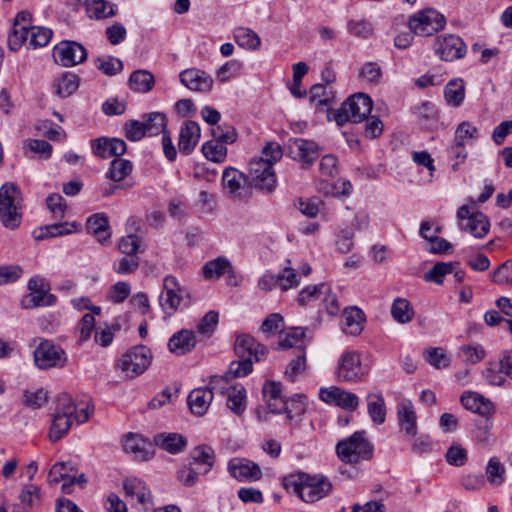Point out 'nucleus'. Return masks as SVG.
Returning <instances> with one entry per match:
<instances>
[{"instance_id":"nucleus-54","label":"nucleus","mask_w":512,"mask_h":512,"mask_svg":"<svg viewBox=\"0 0 512 512\" xmlns=\"http://www.w3.org/2000/svg\"><path fill=\"white\" fill-rule=\"evenodd\" d=\"M218 320L219 315L216 311L207 312L196 326L197 332L204 337H210L217 327Z\"/></svg>"},{"instance_id":"nucleus-10","label":"nucleus","mask_w":512,"mask_h":512,"mask_svg":"<svg viewBox=\"0 0 512 512\" xmlns=\"http://www.w3.org/2000/svg\"><path fill=\"white\" fill-rule=\"evenodd\" d=\"M34 362L42 370L62 368L67 362V356L59 345L43 340L34 351Z\"/></svg>"},{"instance_id":"nucleus-27","label":"nucleus","mask_w":512,"mask_h":512,"mask_svg":"<svg viewBox=\"0 0 512 512\" xmlns=\"http://www.w3.org/2000/svg\"><path fill=\"white\" fill-rule=\"evenodd\" d=\"M343 317L345 333L357 336L362 332L364 328V323L366 321V317L364 312L360 308L349 307L344 309Z\"/></svg>"},{"instance_id":"nucleus-59","label":"nucleus","mask_w":512,"mask_h":512,"mask_svg":"<svg viewBox=\"0 0 512 512\" xmlns=\"http://www.w3.org/2000/svg\"><path fill=\"white\" fill-rule=\"evenodd\" d=\"M96 67L104 74L113 76L122 71L123 63L120 59L117 58H98L96 61Z\"/></svg>"},{"instance_id":"nucleus-20","label":"nucleus","mask_w":512,"mask_h":512,"mask_svg":"<svg viewBox=\"0 0 512 512\" xmlns=\"http://www.w3.org/2000/svg\"><path fill=\"white\" fill-rule=\"evenodd\" d=\"M397 419L400 432L405 437H415L418 431L417 414L410 400H403L397 407Z\"/></svg>"},{"instance_id":"nucleus-35","label":"nucleus","mask_w":512,"mask_h":512,"mask_svg":"<svg viewBox=\"0 0 512 512\" xmlns=\"http://www.w3.org/2000/svg\"><path fill=\"white\" fill-rule=\"evenodd\" d=\"M234 39L236 43L249 50H257L260 48V37L251 29L239 27L234 30Z\"/></svg>"},{"instance_id":"nucleus-49","label":"nucleus","mask_w":512,"mask_h":512,"mask_svg":"<svg viewBox=\"0 0 512 512\" xmlns=\"http://www.w3.org/2000/svg\"><path fill=\"white\" fill-rule=\"evenodd\" d=\"M53 32L51 29L42 26H33L30 29L29 46L32 48L46 46L51 38Z\"/></svg>"},{"instance_id":"nucleus-56","label":"nucleus","mask_w":512,"mask_h":512,"mask_svg":"<svg viewBox=\"0 0 512 512\" xmlns=\"http://www.w3.org/2000/svg\"><path fill=\"white\" fill-rule=\"evenodd\" d=\"M299 351L300 353L295 359L290 361L285 370V375L291 382H294L296 377L306 369L305 352L304 350Z\"/></svg>"},{"instance_id":"nucleus-37","label":"nucleus","mask_w":512,"mask_h":512,"mask_svg":"<svg viewBox=\"0 0 512 512\" xmlns=\"http://www.w3.org/2000/svg\"><path fill=\"white\" fill-rule=\"evenodd\" d=\"M147 445L148 443L144 438H142L138 434L129 433L123 442L124 450L128 453L134 454L136 457L140 459H146L148 452H147Z\"/></svg>"},{"instance_id":"nucleus-13","label":"nucleus","mask_w":512,"mask_h":512,"mask_svg":"<svg viewBox=\"0 0 512 512\" xmlns=\"http://www.w3.org/2000/svg\"><path fill=\"white\" fill-rule=\"evenodd\" d=\"M185 298H189L186 289L180 286L174 276H166L163 280V291L159 298V303L163 311L168 315L173 314L180 308Z\"/></svg>"},{"instance_id":"nucleus-38","label":"nucleus","mask_w":512,"mask_h":512,"mask_svg":"<svg viewBox=\"0 0 512 512\" xmlns=\"http://www.w3.org/2000/svg\"><path fill=\"white\" fill-rule=\"evenodd\" d=\"M144 118L145 120L142 123H144L146 135L154 136L160 133L164 134V132H167L165 130L167 117L164 113L152 112L146 115Z\"/></svg>"},{"instance_id":"nucleus-7","label":"nucleus","mask_w":512,"mask_h":512,"mask_svg":"<svg viewBox=\"0 0 512 512\" xmlns=\"http://www.w3.org/2000/svg\"><path fill=\"white\" fill-rule=\"evenodd\" d=\"M75 412L76 405L70 396L61 395L57 398V407L52 414L48 435L50 441L57 442L69 432L74 422Z\"/></svg>"},{"instance_id":"nucleus-48","label":"nucleus","mask_w":512,"mask_h":512,"mask_svg":"<svg viewBox=\"0 0 512 512\" xmlns=\"http://www.w3.org/2000/svg\"><path fill=\"white\" fill-rule=\"evenodd\" d=\"M487 480L495 486H499L505 479V467L498 458L492 457L486 467Z\"/></svg>"},{"instance_id":"nucleus-43","label":"nucleus","mask_w":512,"mask_h":512,"mask_svg":"<svg viewBox=\"0 0 512 512\" xmlns=\"http://www.w3.org/2000/svg\"><path fill=\"white\" fill-rule=\"evenodd\" d=\"M192 464L204 465V473H207L214 464V451L207 445H200L193 449L191 452Z\"/></svg>"},{"instance_id":"nucleus-46","label":"nucleus","mask_w":512,"mask_h":512,"mask_svg":"<svg viewBox=\"0 0 512 512\" xmlns=\"http://www.w3.org/2000/svg\"><path fill=\"white\" fill-rule=\"evenodd\" d=\"M86 12L89 18L101 20L114 16L116 9L112 3L103 0L101 2H92L89 8H86Z\"/></svg>"},{"instance_id":"nucleus-39","label":"nucleus","mask_w":512,"mask_h":512,"mask_svg":"<svg viewBox=\"0 0 512 512\" xmlns=\"http://www.w3.org/2000/svg\"><path fill=\"white\" fill-rule=\"evenodd\" d=\"M304 399L305 397L302 395L286 399L284 407H282V413H286V419L290 424L305 413L306 405Z\"/></svg>"},{"instance_id":"nucleus-6","label":"nucleus","mask_w":512,"mask_h":512,"mask_svg":"<svg viewBox=\"0 0 512 512\" xmlns=\"http://www.w3.org/2000/svg\"><path fill=\"white\" fill-rule=\"evenodd\" d=\"M372 107V99L367 94L356 93L333 112V118L339 126L348 121L360 123L368 117Z\"/></svg>"},{"instance_id":"nucleus-2","label":"nucleus","mask_w":512,"mask_h":512,"mask_svg":"<svg viewBox=\"0 0 512 512\" xmlns=\"http://www.w3.org/2000/svg\"><path fill=\"white\" fill-rule=\"evenodd\" d=\"M284 487L309 504L325 498L333 489V485L327 477L319 474L309 475L304 472L286 477Z\"/></svg>"},{"instance_id":"nucleus-53","label":"nucleus","mask_w":512,"mask_h":512,"mask_svg":"<svg viewBox=\"0 0 512 512\" xmlns=\"http://www.w3.org/2000/svg\"><path fill=\"white\" fill-rule=\"evenodd\" d=\"M347 30L351 35L364 39L371 37L374 33L372 24L366 19L349 20L347 22Z\"/></svg>"},{"instance_id":"nucleus-31","label":"nucleus","mask_w":512,"mask_h":512,"mask_svg":"<svg viewBox=\"0 0 512 512\" xmlns=\"http://www.w3.org/2000/svg\"><path fill=\"white\" fill-rule=\"evenodd\" d=\"M367 409L372 421L377 424H383L386 419L385 401L380 393L367 395Z\"/></svg>"},{"instance_id":"nucleus-42","label":"nucleus","mask_w":512,"mask_h":512,"mask_svg":"<svg viewBox=\"0 0 512 512\" xmlns=\"http://www.w3.org/2000/svg\"><path fill=\"white\" fill-rule=\"evenodd\" d=\"M202 153L206 159L222 163L227 157V147L222 142L207 141L202 145Z\"/></svg>"},{"instance_id":"nucleus-8","label":"nucleus","mask_w":512,"mask_h":512,"mask_svg":"<svg viewBox=\"0 0 512 512\" xmlns=\"http://www.w3.org/2000/svg\"><path fill=\"white\" fill-rule=\"evenodd\" d=\"M370 372L357 351H345L338 359L335 375L341 382H361Z\"/></svg>"},{"instance_id":"nucleus-12","label":"nucleus","mask_w":512,"mask_h":512,"mask_svg":"<svg viewBox=\"0 0 512 512\" xmlns=\"http://www.w3.org/2000/svg\"><path fill=\"white\" fill-rule=\"evenodd\" d=\"M460 228L475 238H483L490 229V222L482 212L475 211L468 205H462L457 211Z\"/></svg>"},{"instance_id":"nucleus-18","label":"nucleus","mask_w":512,"mask_h":512,"mask_svg":"<svg viewBox=\"0 0 512 512\" xmlns=\"http://www.w3.org/2000/svg\"><path fill=\"white\" fill-rule=\"evenodd\" d=\"M230 475L240 482L257 481L262 477L259 465L246 458H233L228 463Z\"/></svg>"},{"instance_id":"nucleus-45","label":"nucleus","mask_w":512,"mask_h":512,"mask_svg":"<svg viewBox=\"0 0 512 512\" xmlns=\"http://www.w3.org/2000/svg\"><path fill=\"white\" fill-rule=\"evenodd\" d=\"M457 262H438L424 276L427 282L442 284L444 277L452 274Z\"/></svg>"},{"instance_id":"nucleus-14","label":"nucleus","mask_w":512,"mask_h":512,"mask_svg":"<svg viewBox=\"0 0 512 512\" xmlns=\"http://www.w3.org/2000/svg\"><path fill=\"white\" fill-rule=\"evenodd\" d=\"M445 17L434 9H426L409 20V28L420 36H430L445 26Z\"/></svg>"},{"instance_id":"nucleus-5","label":"nucleus","mask_w":512,"mask_h":512,"mask_svg":"<svg viewBox=\"0 0 512 512\" xmlns=\"http://www.w3.org/2000/svg\"><path fill=\"white\" fill-rule=\"evenodd\" d=\"M373 444L366 437L365 431H356L351 436L336 444L338 458L346 464H358L373 457Z\"/></svg>"},{"instance_id":"nucleus-30","label":"nucleus","mask_w":512,"mask_h":512,"mask_svg":"<svg viewBox=\"0 0 512 512\" xmlns=\"http://www.w3.org/2000/svg\"><path fill=\"white\" fill-rule=\"evenodd\" d=\"M226 406L236 415H242L246 409V390L242 385L228 389Z\"/></svg>"},{"instance_id":"nucleus-23","label":"nucleus","mask_w":512,"mask_h":512,"mask_svg":"<svg viewBox=\"0 0 512 512\" xmlns=\"http://www.w3.org/2000/svg\"><path fill=\"white\" fill-rule=\"evenodd\" d=\"M196 343L195 332L182 329L171 336L168 341V349L171 353L182 356L191 352L196 346Z\"/></svg>"},{"instance_id":"nucleus-4","label":"nucleus","mask_w":512,"mask_h":512,"mask_svg":"<svg viewBox=\"0 0 512 512\" xmlns=\"http://www.w3.org/2000/svg\"><path fill=\"white\" fill-rule=\"evenodd\" d=\"M23 217V195L18 185L7 182L0 188V222L10 230L17 229Z\"/></svg>"},{"instance_id":"nucleus-57","label":"nucleus","mask_w":512,"mask_h":512,"mask_svg":"<svg viewBox=\"0 0 512 512\" xmlns=\"http://www.w3.org/2000/svg\"><path fill=\"white\" fill-rule=\"evenodd\" d=\"M235 377H231L228 374V371L223 376L214 375L210 377L209 387H207L210 391H212V396L214 393H219L221 395H227L228 389L232 387L229 385V380L234 379Z\"/></svg>"},{"instance_id":"nucleus-3","label":"nucleus","mask_w":512,"mask_h":512,"mask_svg":"<svg viewBox=\"0 0 512 512\" xmlns=\"http://www.w3.org/2000/svg\"><path fill=\"white\" fill-rule=\"evenodd\" d=\"M234 349L239 360L233 361L229 365L228 374L231 377L248 375L252 372L253 362L260 361L267 352L266 347L258 343L256 339L249 334L238 335Z\"/></svg>"},{"instance_id":"nucleus-16","label":"nucleus","mask_w":512,"mask_h":512,"mask_svg":"<svg viewBox=\"0 0 512 512\" xmlns=\"http://www.w3.org/2000/svg\"><path fill=\"white\" fill-rule=\"evenodd\" d=\"M288 154L292 159L308 167L319 157L320 148L312 140L296 138L289 141Z\"/></svg>"},{"instance_id":"nucleus-52","label":"nucleus","mask_w":512,"mask_h":512,"mask_svg":"<svg viewBox=\"0 0 512 512\" xmlns=\"http://www.w3.org/2000/svg\"><path fill=\"white\" fill-rule=\"evenodd\" d=\"M305 335V330L302 327H291L287 329L285 332V337L280 340L279 342V348L281 349H290L292 347H296L299 345L300 350H303L302 348V340Z\"/></svg>"},{"instance_id":"nucleus-55","label":"nucleus","mask_w":512,"mask_h":512,"mask_svg":"<svg viewBox=\"0 0 512 512\" xmlns=\"http://www.w3.org/2000/svg\"><path fill=\"white\" fill-rule=\"evenodd\" d=\"M468 460L467 451L459 444L451 445L446 452V461L453 466L461 467Z\"/></svg>"},{"instance_id":"nucleus-44","label":"nucleus","mask_w":512,"mask_h":512,"mask_svg":"<svg viewBox=\"0 0 512 512\" xmlns=\"http://www.w3.org/2000/svg\"><path fill=\"white\" fill-rule=\"evenodd\" d=\"M132 168L133 165L129 160L115 158L110 164L107 177L114 182L122 181L132 172Z\"/></svg>"},{"instance_id":"nucleus-34","label":"nucleus","mask_w":512,"mask_h":512,"mask_svg":"<svg viewBox=\"0 0 512 512\" xmlns=\"http://www.w3.org/2000/svg\"><path fill=\"white\" fill-rule=\"evenodd\" d=\"M154 84V76L147 70H136L129 77V85L136 92H149Z\"/></svg>"},{"instance_id":"nucleus-9","label":"nucleus","mask_w":512,"mask_h":512,"mask_svg":"<svg viewBox=\"0 0 512 512\" xmlns=\"http://www.w3.org/2000/svg\"><path fill=\"white\" fill-rule=\"evenodd\" d=\"M152 354L148 347L134 346L124 353L117 363L126 378L133 379L143 374L151 364Z\"/></svg>"},{"instance_id":"nucleus-40","label":"nucleus","mask_w":512,"mask_h":512,"mask_svg":"<svg viewBox=\"0 0 512 512\" xmlns=\"http://www.w3.org/2000/svg\"><path fill=\"white\" fill-rule=\"evenodd\" d=\"M331 92H329L325 85L315 84L310 89L309 102L315 109L325 110L328 108L331 101Z\"/></svg>"},{"instance_id":"nucleus-33","label":"nucleus","mask_w":512,"mask_h":512,"mask_svg":"<svg viewBox=\"0 0 512 512\" xmlns=\"http://www.w3.org/2000/svg\"><path fill=\"white\" fill-rule=\"evenodd\" d=\"M231 262L224 256H219L206 262L202 268L203 277L207 280L219 279L230 269Z\"/></svg>"},{"instance_id":"nucleus-1","label":"nucleus","mask_w":512,"mask_h":512,"mask_svg":"<svg viewBox=\"0 0 512 512\" xmlns=\"http://www.w3.org/2000/svg\"><path fill=\"white\" fill-rule=\"evenodd\" d=\"M283 152L278 143L270 142L262 150V156L249 163V186L271 192L276 186L273 165L282 158Z\"/></svg>"},{"instance_id":"nucleus-50","label":"nucleus","mask_w":512,"mask_h":512,"mask_svg":"<svg viewBox=\"0 0 512 512\" xmlns=\"http://www.w3.org/2000/svg\"><path fill=\"white\" fill-rule=\"evenodd\" d=\"M30 29L19 24H13L12 32L8 37V46L10 50L17 51L25 43H29Z\"/></svg>"},{"instance_id":"nucleus-63","label":"nucleus","mask_w":512,"mask_h":512,"mask_svg":"<svg viewBox=\"0 0 512 512\" xmlns=\"http://www.w3.org/2000/svg\"><path fill=\"white\" fill-rule=\"evenodd\" d=\"M427 362L437 368H445L449 365V359L442 348H433L426 352Z\"/></svg>"},{"instance_id":"nucleus-21","label":"nucleus","mask_w":512,"mask_h":512,"mask_svg":"<svg viewBox=\"0 0 512 512\" xmlns=\"http://www.w3.org/2000/svg\"><path fill=\"white\" fill-rule=\"evenodd\" d=\"M222 185L230 196L242 198L245 186L249 185L248 176L233 167H227L223 171Z\"/></svg>"},{"instance_id":"nucleus-60","label":"nucleus","mask_w":512,"mask_h":512,"mask_svg":"<svg viewBox=\"0 0 512 512\" xmlns=\"http://www.w3.org/2000/svg\"><path fill=\"white\" fill-rule=\"evenodd\" d=\"M140 238L134 234L122 237L119 241L118 248L121 253L127 256H137L140 248Z\"/></svg>"},{"instance_id":"nucleus-41","label":"nucleus","mask_w":512,"mask_h":512,"mask_svg":"<svg viewBox=\"0 0 512 512\" xmlns=\"http://www.w3.org/2000/svg\"><path fill=\"white\" fill-rule=\"evenodd\" d=\"M328 291V284L309 285L303 288L298 295L297 302L301 306L308 305L322 299L323 293Z\"/></svg>"},{"instance_id":"nucleus-25","label":"nucleus","mask_w":512,"mask_h":512,"mask_svg":"<svg viewBox=\"0 0 512 512\" xmlns=\"http://www.w3.org/2000/svg\"><path fill=\"white\" fill-rule=\"evenodd\" d=\"M263 397L271 413L281 414L286 398L282 395L281 384L268 381L262 389Z\"/></svg>"},{"instance_id":"nucleus-28","label":"nucleus","mask_w":512,"mask_h":512,"mask_svg":"<svg viewBox=\"0 0 512 512\" xmlns=\"http://www.w3.org/2000/svg\"><path fill=\"white\" fill-rule=\"evenodd\" d=\"M213 400L212 391L206 388H197L188 395V405L192 413L202 416L205 414Z\"/></svg>"},{"instance_id":"nucleus-24","label":"nucleus","mask_w":512,"mask_h":512,"mask_svg":"<svg viewBox=\"0 0 512 512\" xmlns=\"http://www.w3.org/2000/svg\"><path fill=\"white\" fill-rule=\"evenodd\" d=\"M123 489L126 497H136L137 502L147 508L152 505V494L146 484L135 477L126 478L123 481Z\"/></svg>"},{"instance_id":"nucleus-61","label":"nucleus","mask_w":512,"mask_h":512,"mask_svg":"<svg viewBox=\"0 0 512 512\" xmlns=\"http://www.w3.org/2000/svg\"><path fill=\"white\" fill-rule=\"evenodd\" d=\"M125 136L130 141H139L146 136L144 123L130 120L124 125Z\"/></svg>"},{"instance_id":"nucleus-58","label":"nucleus","mask_w":512,"mask_h":512,"mask_svg":"<svg viewBox=\"0 0 512 512\" xmlns=\"http://www.w3.org/2000/svg\"><path fill=\"white\" fill-rule=\"evenodd\" d=\"M381 76V68L375 62H368L364 64L359 73V77L370 84H378Z\"/></svg>"},{"instance_id":"nucleus-26","label":"nucleus","mask_w":512,"mask_h":512,"mask_svg":"<svg viewBox=\"0 0 512 512\" xmlns=\"http://www.w3.org/2000/svg\"><path fill=\"white\" fill-rule=\"evenodd\" d=\"M86 230L103 243L111 237L108 217L104 213H95L87 219Z\"/></svg>"},{"instance_id":"nucleus-17","label":"nucleus","mask_w":512,"mask_h":512,"mask_svg":"<svg viewBox=\"0 0 512 512\" xmlns=\"http://www.w3.org/2000/svg\"><path fill=\"white\" fill-rule=\"evenodd\" d=\"M319 398L325 403L333 404L343 409L355 410L359 405V398L356 394L337 386L321 388Z\"/></svg>"},{"instance_id":"nucleus-47","label":"nucleus","mask_w":512,"mask_h":512,"mask_svg":"<svg viewBox=\"0 0 512 512\" xmlns=\"http://www.w3.org/2000/svg\"><path fill=\"white\" fill-rule=\"evenodd\" d=\"M68 223H56L47 225L45 227L40 228L39 230L34 231V238L37 241L50 238L67 235L73 232L72 229H68Z\"/></svg>"},{"instance_id":"nucleus-22","label":"nucleus","mask_w":512,"mask_h":512,"mask_svg":"<svg viewBox=\"0 0 512 512\" xmlns=\"http://www.w3.org/2000/svg\"><path fill=\"white\" fill-rule=\"evenodd\" d=\"M180 82L192 91L207 92L213 85V79L204 71L191 68L180 73Z\"/></svg>"},{"instance_id":"nucleus-51","label":"nucleus","mask_w":512,"mask_h":512,"mask_svg":"<svg viewBox=\"0 0 512 512\" xmlns=\"http://www.w3.org/2000/svg\"><path fill=\"white\" fill-rule=\"evenodd\" d=\"M79 86L78 77L72 73H65L56 84V93L60 97H68L74 93Z\"/></svg>"},{"instance_id":"nucleus-62","label":"nucleus","mask_w":512,"mask_h":512,"mask_svg":"<svg viewBox=\"0 0 512 512\" xmlns=\"http://www.w3.org/2000/svg\"><path fill=\"white\" fill-rule=\"evenodd\" d=\"M26 147L44 159L50 158L53 150L49 142L41 139H29L26 142Z\"/></svg>"},{"instance_id":"nucleus-29","label":"nucleus","mask_w":512,"mask_h":512,"mask_svg":"<svg viewBox=\"0 0 512 512\" xmlns=\"http://www.w3.org/2000/svg\"><path fill=\"white\" fill-rule=\"evenodd\" d=\"M157 446L163 450L176 454L184 450L187 445V440L178 433H160L154 437Z\"/></svg>"},{"instance_id":"nucleus-11","label":"nucleus","mask_w":512,"mask_h":512,"mask_svg":"<svg viewBox=\"0 0 512 512\" xmlns=\"http://www.w3.org/2000/svg\"><path fill=\"white\" fill-rule=\"evenodd\" d=\"M434 53L443 61L452 62L466 55L467 47L462 38L455 34L438 35L433 41Z\"/></svg>"},{"instance_id":"nucleus-15","label":"nucleus","mask_w":512,"mask_h":512,"mask_svg":"<svg viewBox=\"0 0 512 512\" xmlns=\"http://www.w3.org/2000/svg\"><path fill=\"white\" fill-rule=\"evenodd\" d=\"M53 56L62 66L72 67L86 60L87 51L78 42L63 41L55 46Z\"/></svg>"},{"instance_id":"nucleus-32","label":"nucleus","mask_w":512,"mask_h":512,"mask_svg":"<svg viewBox=\"0 0 512 512\" xmlns=\"http://www.w3.org/2000/svg\"><path fill=\"white\" fill-rule=\"evenodd\" d=\"M446 103L452 107L460 106L465 98V84L462 79H453L444 89Z\"/></svg>"},{"instance_id":"nucleus-19","label":"nucleus","mask_w":512,"mask_h":512,"mask_svg":"<svg viewBox=\"0 0 512 512\" xmlns=\"http://www.w3.org/2000/svg\"><path fill=\"white\" fill-rule=\"evenodd\" d=\"M201 137L200 126L197 122L186 120L180 127L178 148L183 155H189L198 145Z\"/></svg>"},{"instance_id":"nucleus-64","label":"nucleus","mask_w":512,"mask_h":512,"mask_svg":"<svg viewBox=\"0 0 512 512\" xmlns=\"http://www.w3.org/2000/svg\"><path fill=\"white\" fill-rule=\"evenodd\" d=\"M492 280L498 284L512 283V259L504 262L494 271Z\"/></svg>"},{"instance_id":"nucleus-36","label":"nucleus","mask_w":512,"mask_h":512,"mask_svg":"<svg viewBox=\"0 0 512 512\" xmlns=\"http://www.w3.org/2000/svg\"><path fill=\"white\" fill-rule=\"evenodd\" d=\"M391 314L395 321L406 324L412 321L414 310L407 299L396 298L391 307Z\"/></svg>"}]
</instances>
